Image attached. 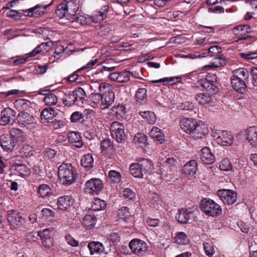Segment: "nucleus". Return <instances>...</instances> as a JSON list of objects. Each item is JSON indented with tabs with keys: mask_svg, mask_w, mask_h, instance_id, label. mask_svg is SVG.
Masks as SVG:
<instances>
[{
	"mask_svg": "<svg viewBox=\"0 0 257 257\" xmlns=\"http://www.w3.org/2000/svg\"><path fill=\"white\" fill-rule=\"evenodd\" d=\"M180 128L185 133L191 134L195 139L202 138L207 133L206 126L198 123L192 118H183L180 120Z\"/></svg>",
	"mask_w": 257,
	"mask_h": 257,
	"instance_id": "1",
	"label": "nucleus"
},
{
	"mask_svg": "<svg viewBox=\"0 0 257 257\" xmlns=\"http://www.w3.org/2000/svg\"><path fill=\"white\" fill-rule=\"evenodd\" d=\"M230 84L233 89L240 93H243L246 88V82L249 77V72L245 68H239L232 71Z\"/></svg>",
	"mask_w": 257,
	"mask_h": 257,
	"instance_id": "2",
	"label": "nucleus"
},
{
	"mask_svg": "<svg viewBox=\"0 0 257 257\" xmlns=\"http://www.w3.org/2000/svg\"><path fill=\"white\" fill-rule=\"evenodd\" d=\"M79 7V3L77 0H63L58 5L55 13L60 19L65 17L71 19L75 16Z\"/></svg>",
	"mask_w": 257,
	"mask_h": 257,
	"instance_id": "3",
	"label": "nucleus"
},
{
	"mask_svg": "<svg viewBox=\"0 0 257 257\" xmlns=\"http://www.w3.org/2000/svg\"><path fill=\"white\" fill-rule=\"evenodd\" d=\"M58 175L60 181L65 185L72 184L77 178L76 170L69 163H63L59 167Z\"/></svg>",
	"mask_w": 257,
	"mask_h": 257,
	"instance_id": "4",
	"label": "nucleus"
},
{
	"mask_svg": "<svg viewBox=\"0 0 257 257\" xmlns=\"http://www.w3.org/2000/svg\"><path fill=\"white\" fill-rule=\"evenodd\" d=\"M202 210L210 216H217L222 213L221 206L214 201L210 199L205 198L201 202Z\"/></svg>",
	"mask_w": 257,
	"mask_h": 257,
	"instance_id": "5",
	"label": "nucleus"
},
{
	"mask_svg": "<svg viewBox=\"0 0 257 257\" xmlns=\"http://www.w3.org/2000/svg\"><path fill=\"white\" fill-rule=\"evenodd\" d=\"M7 219L11 228L13 229H18L23 226L25 223V219L21 214L17 211L11 210L8 211Z\"/></svg>",
	"mask_w": 257,
	"mask_h": 257,
	"instance_id": "6",
	"label": "nucleus"
},
{
	"mask_svg": "<svg viewBox=\"0 0 257 257\" xmlns=\"http://www.w3.org/2000/svg\"><path fill=\"white\" fill-rule=\"evenodd\" d=\"M212 137L216 143L221 146H230L233 142V138L231 133L226 131L214 132Z\"/></svg>",
	"mask_w": 257,
	"mask_h": 257,
	"instance_id": "7",
	"label": "nucleus"
},
{
	"mask_svg": "<svg viewBox=\"0 0 257 257\" xmlns=\"http://www.w3.org/2000/svg\"><path fill=\"white\" fill-rule=\"evenodd\" d=\"M129 247L132 252L138 256L145 255L148 250L147 243L139 239H134L129 243Z\"/></svg>",
	"mask_w": 257,
	"mask_h": 257,
	"instance_id": "8",
	"label": "nucleus"
},
{
	"mask_svg": "<svg viewBox=\"0 0 257 257\" xmlns=\"http://www.w3.org/2000/svg\"><path fill=\"white\" fill-rule=\"evenodd\" d=\"M112 137L118 142L122 143L125 138L124 125L118 122L113 121L110 126Z\"/></svg>",
	"mask_w": 257,
	"mask_h": 257,
	"instance_id": "9",
	"label": "nucleus"
},
{
	"mask_svg": "<svg viewBox=\"0 0 257 257\" xmlns=\"http://www.w3.org/2000/svg\"><path fill=\"white\" fill-rule=\"evenodd\" d=\"M217 194L224 204L228 205L233 204L237 199V194L232 190H219Z\"/></svg>",
	"mask_w": 257,
	"mask_h": 257,
	"instance_id": "10",
	"label": "nucleus"
},
{
	"mask_svg": "<svg viewBox=\"0 0 257 257\" xmlns=\"http://www.w3.org/2000/svg\"><path fill=\"white\" fill-rule=\"evenodd\" d=\"M102 181L99 179L92 178L86 183L85 191L91 194H98L103 188Z\"/></svg>",
	"mask_w": 257,
	"mask_h": 257,
	"instance_id": "11",
	"label": "nucleus"
},
{
	"mask_svg": "<svg viewBox=\"0 0 257 257\" xmlns=\"http://www.w3.org/2000/svg\"><path fill=\"white\" fill-rule=\"evenodd\" d=\"M18 123L22 127L30 128L35 124V118L27 112L22 111L17 116Z\"/></svg>",
	"mask_w": 257,
	"mask_h": 257,
	"instance_id": "12",
	"label": "nucleus"
},
{
	"mask_svg": "<svg viewBox=\"0 0 257 257\" xmlns=\"http://www.w3.org/2000/svg\"><path fill=\"white\" fill-rule=\"evenodd\" d=\"M51 5H37L35 6L24 10L26 16L34 18H39L46 13V9Z\"/></svg>",
	"mask_w": 257,
	"mask_h": 257,
	"instance_id": "13",
	"label": "nucleus"
},
{
	"mask_svg": "<svg viewBox=\"0 0 257 257\" xmlns=\"http://www.w3.org/2000/svg\"><path fill=\"white\" fill-rule=\"evenodd\" d=\"M0 145L3 150L7 152L13 151L18 146L16 142L8 134L3 135L1 136Z\"/></svg>",
	"mask_w": 257,
	"mask_h": 257,
	"instance_id": "14",
	"label": "nucleus"
},
{
	"mask_svg": "<svg viewBox=\"0 0 257 257\" xmlns=\"http://www.w3.org/2000/svg\"><path fill=\"white\" fill-rule=\"evenodd\" d=\"M74 199L71 196L65 195L61 196L57 200V207L59 210L66 211L74 204Z\"/></svg>",
	"mask_w": 257,
	"mask_h": 257,
	"instance_id": "15",
	"label": "nucleus"
},
{
	"mask_svg": "<svg viewBox=\"0 0 257 257\" xmlns=\"http://www.w3.org/2000/svg\"><path fill=\"white\" fill-rule=\"evenodd\" d=\"M245 139L252 147L257 148L256 126H250L246 130Z\"/></svg>",
	"mask_w": 257,
	"mask_h": 257,
	"instance_id": "16",
	"label": "nucleus"
},
{
	"mask_svg": "<svg viewBox=\"0 0 257 257\" xmlns=\"http://www.w3.org/2000/svg\"><path fill=\"white\" fill-rule=\"evenodd\" d=\"M15 112L10 108H5L1 112L0 118V125L2 126L9 124L11 120H14Z\"/></svg>",
	"mask_w": 257,
	"mask_h": 257,
	"instance_id": "17",
	"label": "nucleus"
},
{
	"mask_svg": "<svg viewBox=\"0 0 257 257\" xmlns=\"http://www.w3.org/2000/svg\"><path fill=\"white\" fill-rule=\"evenodd\" d=\"M108 78L119 83L126 82L130 80L129 71H123L120 72L111 73L108 76Z\"/></svg>",
	"mask_w": 257,
	"mask_h": 257,
	"instance_id": "18",
	"label": "nucleus"
},
{
	"mask_svg": "<svg viewBox=\"0 0 257 257\" xmlns=\"http://www.w3.org/2000/svg\"><path fill=\"white\" fill-rule=\"evenodd\" d=\"M193 217V213L192 211H189L185 209H181L178 210L176 218L178 222L181 223H186L188 222Z\"/></svg>",
	"mask_w": 257,
	"mask_h": 257,
	"instance_id": "19",
	"label": "nucleus"
},
{
	"mask_svg": "<svg viewBox=\"0 0 257 257\" xmlns=\"http://www.w3.org/2000/svg\"><path fill=\"white\" fill-rule=\"evenodd\" d=\"M73 93L76 105L81 107L83 106V105L85 103L86 98L84 90L81 87H78L73 90Z\"/></svg>",
	"mask_w": 257,
	"mask_h": 257,
	"instance_id": "20",
	"label": "nucleus"
},
{
	"mask_svg": "<svg viewBox=\"0 0 257 257\" xmlns=\"http://www.w3.org/2000/svg\"><path fill=\"white\" fill-rule=\"evenodd\" d=\"M195 99L200 104L203 105L212 106L214 103L213 100L208 93L197 94Z\"/></svg>",
	"mask_w": 257,
	"mask_h": 257,
	"instance_id": "21",
	"label": "nucleus"
},
{
	"mask_svg": "<svg viewBox=\"0 0 257 257\" xmlns=\"http://www.w3.org/2000/svg\"><path fill=\"white\" fill-rule=\"evenodd\" d=\"M87 246L91 255H100L104 251L103 244L98 241L90 242Z\"/></svg>",
	"mask_w": 257,
	"mask_h": 257,
	"instance_id": "22",
	"label": "nucleus"
},
{
	"mask_svg": "<svg viewBox=\"0 0 257 257\" xmlns=\"http://www.w3.org/2000/svg\"><path fill=\"white\" fill-rule=\"evenodd\" d=\"M201 159L206 164H211L214 162L215 157L208 147H204L201 150Z\"/></svg>",
	"mask_w": 257,
	"mask_h": 257,
	"instance_id": "23",
	"label": "nucleus"
},
{
	"mask_svg": "<svg viewBox=\"0 0 257 257\" xmlns=\"http://www.w3.org/2000/svg\"><path fill=\"white\" fill-rule=\"evenodd\" d=\"M11 137L16 142V144L18 146L25 141L23 132L19 128H13L10 131Z\"/></svg>",
	"mask_w": 257,
	"mask_h": 257,
	"instance_id": "24",
	"label": "nucleus"
},
{
	"mask_svg": "<svg viewBox=\"0 0 257 257\" xmlns=\"http://www.w3.org/2000/svg\"><path fill=\"white\" fill-rule=\"evenodd\" d=\"M69 141L77 148H81L83 145L82 138L80 134L75 132H71L68 135Z\"/></svg>",
	"mask_w": 257,
	"mask_h": 257,
	"instance_id": "25",
	"label": "nucleus"
},
{
	"mask_svg": "<svg viewBox=\"0 0 257 257\" xmlns=\"http://www.w3.org/2000/svg\"><path fill=\"white\" fill-rule=\"evenodd\" d=\"M101 109L102 110L108 108L112 103L114 99V94L113 91L101 95Z\"/></svg>",
	"mask_w": 257,
	"mask_h": 257,
	"instance_id": "26",
	"label": "nucleus"
},
{
	"mask_svg": "<svg viewBox=\"0 0 257 257\" xmlns=\"http://www.w3.org/2000/svg\"><path fill=\"white\" fill-rule=\"evenodd\" d=\"M125 107L122 105H118L114 106L110 110L109 112L110 116H111L113 118L120 119L122 117L124 114Z\"/></svg>",
	"mask_w": 257,
	"mask_h": 257,
	"instance_id": "27",
	"label": "nucleus"
},
{
	"mask_svg": "<svg viewBox=\"0 0 257 257\" xmlns=\"http://www.w3.org/2000/svg\"><path fill=\"white\" fill-rule=\"evenodd\" d=\"M197 163L194 160L187 162L183 168V172L188 175L193 176L197 170Z\"/></svg>",
	"mask_w": 257,
	"mask_h": 257,
	"instance_id": "28",
	"label": "nucleus"
},
{
	"mask_svg": "<svg viewBox=\"0 0 257 257\" xmlns=\"http://www.w3.org/2000/svg\"><path fill=\"white\" fill-rule=\"evenodd\" d=\"M151 137L160 144L163 143L165 141V135L161 130L157 127L154 126L150 132Z\"/></svg>",
	"mask_w": 257,
	"mask_h": 257,
	"instance_id": "29",
	"label": "nucleus"
},
{
	"mask_svg": "<svg viewBox=\"0 0 257 257\" xmlns=\"http://www.w3.org/2000/svg\"><path fill=\"white\" fill-rule=\"evenodd\" d=\"M181 80V77L180 76L164 77L158 80H153L152 82L154 83H163L164 85H173L177 82H180Z\"/></svg>",
	"mask_w": 257,
	"mask_h": 257,
	"instance_id": "30",
	"label": "nucleus"
},
{
	"mask_svg": "<svg viewBox=\"0 0 257 257\" xmlns=\"http://www.w3.org/2000/svg\"><path fill=\"white\" fill-rule=\"evenodd\" d=\"M16 171L15 174L22 177L28 176L30 174V171L27 167L22 164H16L14 167Z\"/></svg>",
	"mask_w": 257,
	"mask_h": 257,
	"instance_id": "31",
	"label": "nucleus"
},
{
	"mask_svg": "<svg viewBox=\"0 0 257 257\" xmlns=\"http://www.w3.org/2000/svg\"><path fill=\"white\" fill-rule=\"evenodd\" d=\"M141 168L143 169V172H147L151 174L154 171V166L152 162L149 159L142 158L139 161Z\"/></svg>",
	"mask_w": 257,
	"mask_h": 257,
	"instance_id": "32",
	"label": "nucleus"
},
{
	"mask_svg": "<svg viewBox=\"0 0 257 257\" xmlns=\"http://www.w3.org/2000/svg\"><path fill=\"white\" fill-rule=\"evenodd\" d=\"M130 171L134 177L141 178L143 176V169L139 162L132 164L130 166Z\"/></svg>",
	"mask_w": 257,
	"mask_h": 257,
	"instance_id": "33",
	"label": "nucleus"
},
{
	"mask_svg": "<svg viewBox=\"0 0 257 257\" xmlns=\"http://www.w3.org/2000/svg\"><path fill=\"white\" fill-rule=\"evenodd\" d=\"M101 94L92 93L90 96L89 104L93 108L99 107L101 109Z\"/></svg>",
	"mask_w": 257,
	"mask_h": 257,
	"instance_id": "34",
	"label": "nucleus"
},
{
	"mask_svg": "<svg viewBox=\"0 0 257 257\" xmlns=\"http://www.w3.org/2000/svg\"><path fill=\"white\" fill-rule=\"evenodd\" d=\"M199 84L206 91H210L211 93H215L217 91L218 88L215 84L205 79L199 81Z\"/></svg>",
	"mask_w": 257,
	"mask_h": 257,
	"instance_id": "35",
	"label": "nucleus"
},
{
	"mask_svg": "<svg viewBox=\"0 0 257 257\" xmlns=\"http://www.w3.org/2000/svg\"><path fill=\"white\" fill-rule=\"evenodd\" d=\"M139 113L148 123L150 124L155 123L156 116L153 112L151 111H140Z\"/></svg>",
	"mask_w": 257,
	"mask_h": 257,
	"instance_id": "36",
	"label": "nucleus"
},
{
	"mask_svg": "<svg viewBox=\"0 0 257 257\" xmlns=\"http://www.w3.org/2000/svg\"><path fill=\"white\" fill-rule=\"evenodd\" d=\"M54 116V110L51 107L43 109L41 113V117L42 119L47 120V122H49L50 120L53 119Z\"/></svg>",
	"mask_w": 257,
	"mask_h": 257,
	"instance_id": "37",
	"label": "nucleus"
},
{
	"mask_svg": "<svg viewBox=\"0 0 257 257\" xmlns=\"http://www.w3.org/2000/svg\"><path fill=\"white\" fill-rule=\"evenodd\" d=\"M108 11V6L105 5L102 8L101 11L97 12L93 17L92 21L95 23L99 22L105 19Z\"/></svg>",
	"mask_w": 257,
	"mask_h": 257,
	"instance_id": "38",
	"label": "nucleus"
},
{
	"mask_svg": "<svg viewBox=\"0 0 257 257\" xmlns=\"http://www.w3.org/2000/svg\"><path fill=\"white\" fill-rule=\"evenodd\" d=\"M189 241L187 235L183 232H178L174 238V242L179 245L187 244Z\"/></svg>",
	"mask_w": 257,
	"mask_h": 257,
	"instance_id": "39",
	"label": "nucleus"
},
{
	"mask_svg": "<svg viewBox=\"0 0 257 257\" xmlns=\"http://www.w3.org/2000/svg\"><path fill=\"white\" fill-rule=\"evenodd\" d=\"M81 165L84 168H91L93 166L94 159L92 154L84 155L81 160Z\"/></svg>",
	"mask_w": 257,
	"mask_h": 257,
	"instance_id": "40",
	"label": "nucleus"
},
{
	"mask_svg": "<svg viewBox=\"0 0 257 257\" xmlns=\"http://www.w3.org/2000/svg\"><path fill=\"white\" fill-rule=\"evenodd\" d=\"M96 222V218L93 215L88 214L85 216L83 219V224L88 227H93Z\"/></svg>",
	"mask_w": 257,
	"mask_h": 257,
	"instance_id": "41",
	"label": "nucleus"
},
{
	"mask_svg": "<svg viewBox=\"0 0 257 257\" xmlns=\"http://www.w3.org/2000/svg\"><path fill=\"white\" fill-rule=\"evenodd\" d=\"M106 204L103 200L98 198L95 199L91 205L92 210L95 211H100L106 207Z\"/></svg>",
	"mask_w": 257,
	"mask_h": 257,
	"instance_id": "42",
	"label": "nucleus"
},
{
	"mask_svg": "<svg viewBox=\"0 0 257 257\" xmlns=\"http://www.w3.org/2000/svg\"><path fill=\"white\" fill-rule=\"evenodd\" d=\"M38 193L40 194L41 197L44 198L50 195L52 193V190L48 185L44 184L39 186Z\"/></svg>",
	"mask_w": 257,
	"mask_h": 257,
	"instance_id": "43",
	"label": "nucleus"
},
{
	"mask_svg": "<svg viewBox=\"0 0 257 257\" xmlns=\"http://www.w3.org/2000/svg\"><path fill=\"white\" fill-rule=\"evenodd\" d=\"M63 101L68 106L76 105L73 91L66 94L63 98Z\"/></svg>",
	"mask_w": 257,
	"mask_h": 257,
	"instance_id": "44",
	"label": "nucleus"
},
{
	"mask_svg": "<svg viewBox=\"0 0 257 257\" xmlns=\"http://www.w3.org/2000/svg\"><path fill=\"white\" fill-rule=\"evenodd\" d=\"M43 101L47 105H54L58 102V98L54 94L48 93L44 98Z\"/></svg>",
	"mask_w": 257,
	"mask_h": 257,
	"instance_id": "45",
	"label": "nucleus"
},
{
	"mask_svg": "<svg viewBox=\"0 0 257 257\" xmlns=\"http://www.w3.org/2000/svg\"><path fill=\"white\" fill-rule=\"evenodd\" d=\"M20 153L24 157H30L35 154L34 148L29 145H25L21 149Z\"/></svg>",
	"mask_w": 257,
	"mask_h": 257,
	"instance_id": "46",
	"label": "nucleus"
},
{
	"mask_svg": "<svg viewBox=\"0 0 257 257\" xmlns=\"http://www.w3.org/2000/svg\"><path fill=\"white\" fill-rule=\"evenodd\" d=\"M115 65V63L111 59L102 62V68L105 71L110 72L113 71L116 67Z\"/></svg>",
	"mask_w": 257,
	"mask_h": 257,
	"instance_id": "47",
	"label": "nucleus"
},
{
	"mask_svg": "<svg viewBox=\"0 0 257 257\" xmlns=\"http://www.w3.org/2000/svg\"><path fill=\"white\" fill-rule=\"evenodd\" d=\"M147 90L145 88H140L138 89L135 94L136 100L138 102H142L147 99Z\"/></svg>",
	"mask_w": 257,
	"mask_h": 257,
	"instance_id": "48",
	"label": "nucleus"
},
{
	"mask_svg": "<svg viewBox=\"0 0 257 257\" xmlns=\"http://www.w3.org/2000/svg\"><path fill=\"white\" fill-rule=\"evenodd\" d=\"M44 158L46 160H51L52 161H56L57 154L54 150L47 148L44 152Z\"/></svg>",
	"mask_w": 257,
	"mask_h": 257,
	"instance_id": "49",
	"label": "nucleus"
},
{
	"mask_svg": "<svg viewBox=\"0 0 257 257\" xmlns=\"http://www.w3.org/2000/svg\"><path fill=\"white\" fill-rule=\"evenodd\" d=\"M47 46V43H42L37 46L32 52L28 53V57H32L36 56L38 54L41 53L43 50L46 48L45 47Z\"/></svg>",
	"mask_w": 257,
	"mask_h": 257,
	"instance_id": "50",
	"label": "nucleus"
},
{
	"mask_svg": "<svg viewBox=\"0 0 257 257\" xmlns=\"http://www.w3.org/2000/svg\"><path fill=\"white\" fill-rule=\"evenodd\" d=\"M219 168L223 171H229L232 169V165L228 159H224L221 161L219 164Z\"/></svg>",
	"mask_w": 257,
	"mask_h": 257,
	"instance_id": "51",
	"label": "nucleus"
},
{
	"mask_svg": "<svg viewBox=\"0 0 257 257\" xmlns=\"http://www.w3.org/2000/svg\"><path fill=\"white\" fill-rule=\"evenodd\" d=\"M101 151L104 153H108L113 149V146L109 140H104L100 144Z\"/></svg>",
	"mask_w": 257,
	"mask_h": 257,
	"instance_id": "52",
	"label": "nucleus"
},
{
	"mask_svg": "<svg viewBox=\"0 0 257 257\" xmlns=\"http://www.w3.org/2000/svg\"><path fill=\"white\" fill-rule=\"evenodd\" d=\"M98 89L99 92L102 93L101 95L112 91V86L105 82L99 84Z\"/></svg>",
	"mask_w": 257,
	"mask_h": 257,
	"instance_id": "53",
	"label": "nucleus"
},
{
	"mask_svg": "<svg viewBox=\"0 0 257 257\" xmlns=\"http://www.w3.org/2000/svg\"><path fill=\"white\" fill-rule=\"evenodd\" d=\"M108 176L110 180L114 183H119L121 180L120 173L115 170H110L108 172Z\"/></svg>",
	"mask_w": 257,
	"mask_h": 257,
	"instance_id": "54",
	"label": "nucleus"
},
{
	"mask_svg": "<svg viewBox=\"0 0 257 257\" xmlns=\"http://www.w3.org/2000/svg\"><path fill=\"white\" fill-rule=\"evenodd\" d=\"M224 61L220 57H216L214 59V62L210 64L205 66V68L207 69L213 68H218L224 63Z\"/></svg>",
	"mask_w": 257,
	"mask_h": 257,
	"instance_id": "55",
	"label": "nucleus"
},
{
	"mask_svg": "<svg viewBox=\"0 0 257 257\" xmlns=\"http://www.w3.org/2000/svg\"><path fill=\"white\" fill-rule=\"evenodd\" d=\"M15 105L16 106H21L22 109L24 111L25 110L28 109L31 106V102L28 100L21 99L16 100L15 102Z\"/></svg>",
	"mask_w": 257,
	"mask_h": 257,
	"instance_id": "56",
	"label": "nucleus"
},
{
	"mask_svg": "<svg viewBox=\"0 0 257 257\" xmlns=\"http://www.w3.org/2000/svg\"><path fill=\"white\" fill-rule=\"evenodd\" d=\"M204 250L205 254L209 256H212L215 253L213 246L209 243L205 242L203 243Z\"/></svg>",
	"mask_w": 257,
	"mask_h": 257,
	"instance_id": "57",
	"label": "nucleus"
},
{
	"mask_svg": "<svg viewBox=\"0 0 257 257\" xmlns=\"http://www.w3.org/2000/svg\"><path fill=\"white\" fill-rule=\"evenodd\" d=\"M65 48L61 45H57L55 49V51L53 54V56L57 59H59L61 57V54L64 52Z\"/></svg>",
	"mask_w": 257,
	"mask_h": 257,
	"instance_id": "58",
	"label": "nucleus"
},
{
	"mask_svg": "<svg viewBox=\"0 0 257 257\" xmlns=\"http://www.w3.org/2000/svg\"><path fill=\"white\" fill-rule=\"evenodd\" d=\"M134 141L135 143L144 144L147 141V137L143 134L138 133L135 136Z\"/></svg>",
	"mask_w": 257,
	"mask_h": 257,
	"instance_id": "59",
	"label": "nucleus"
},
{
	"mask_svg": "<svg viewBox=\"0 0 257 257\" xmlns=\"http://www.w3.org/2000/svg\"><path fill=\"white\" fill-rule=\"evenodd\" d=\"M6 15L8 17L11 18L15 20H19L22 16L21 14L14 10H10L7 12Z\"/></svg>",
	"mask_w": 257,
	"mask_h": 257,
	"instance_id": "60",
	"label": "nucleus"
},
{
	"mask_svg": "<svg viewBox=\"0 0 257 257\" xmlns=\"http://www.w3.org/2000/svg\"><path fill=\"white\" fill-rule=\"evenodd\" d=\"M41 214L42 216L45 219L53 217L55 215L54 212L52 210L48 208H43L41 210Z\"/></svg>",
	"mask_w": 257,
	"mask_h": 257,
	"instance_id": "61",
	"label": "nucleus"
},
{
	"mask_svg": "<svg viewBox=\"0 0 257 257\" xmlns=\"http://www.w3.org/2000/svg\"><path fill=\"white\" fill-rule=\"evenodd\" d=\"M239 56L245 59H254L257 58V53L254 52L240 53Z\"/></svg>",
	"mask_w": 257,
	"mask_h": 257,
	"instance_id": "62",
	"label": "nucleus"
},
{
	"mask_svg": "<svg viewBox=\"0 0 257 257\" xmlns=\"http://www.w3.org/2000/svg\"><path fill=\"white\" fill-rule=\"evenodd\" d=\"M71 19H72V22L75 20L81 24H85L87 22L86 17L84 15H80L79 14H76L75 16Z\"/></svg>",
	"mask_w": 257,
	"mask_h": 257,
	"instance_id": "63",
	"label": "nucleus"
},
{
	"mask_svg": "<svg viewBox=\"0 0 257 257\" xmlns=\"http://www.w3.org/2000/svg\"><path fill=\"white\" fill-rule=\"evenodd\" d=\"M65 238L67 243L72 246L76 247L78 245V241L72 237L70 234L66 235Z\"/></svg>",
	"mask_w": 257,
	"mask_h": 257,
	"instance_id": "64",
	"label": "nucleus"
}]
</instances>
